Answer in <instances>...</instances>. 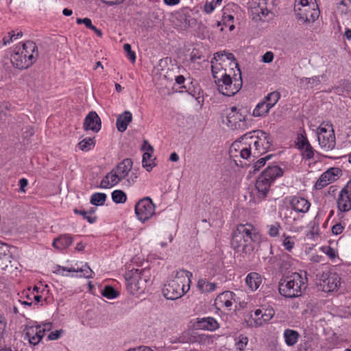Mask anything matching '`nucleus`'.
<instances>
[{
    "mask_svg": "<svg viewBox=\"0 0 351 351\" xmlns=\"http://www.w3.org/2000/svg\"><path fill=\"white\" fill-rule=\"evenodd\" d=\"M11 104L9 102L4 101L0 104V109L3 112V110H10L11 108Z\"/></svg>",
    "mask_w": 351,
    "mask_h": 351,
    "instance_id": "69168bd1",
    "label": "nucleus"
},
{
    "mask_svg": "<svg viewBox=\"0 0 351 351\" xmlns=\"http://www.w3.org/2000/svg\"><path fill=\"white\" fill-rule=\"evenodd\" d=\"M241 231L239 228V226L237 227V229L234 230L232 239H231V247L237 252H239V247L241 246Z\"/></svg>",
    "mask_w": 351,
    "mask_h": 351,
    "instance_id": "2f4dec72",
    "label": "nucleus"
},
{
    "mask_svg": "<svg viewBox=\"0 0 351 351\" xmlns=\"http://www.w3.org/2000/svg\"><path fill=\"white\" fill-rule=\"evenodd\" d=\"M294 241L291 237H287L283 241V245L286 250L291 251L294 246Z\"/></svg>",
    "mask_w": 351,
    "mask_h": 351,
    "instance_id": "de8ad7c7",
    "label": "nucleus"
},
{
    "mask_svg": "<svg viewBox=\"0 0 351 351\" xmlns=\"http://www.w3.org/2000/svg\"><path fill=\"white\" fill-rule=\"evenodd\" d=\"M74 213L77 215L82 216L84 219H86L90 223H93L97 221V217L96 216H91L88 214L87 210L75 209Z\"/></svg>",
    "mask_w": 351,
    "mask_h": 351,
    "instance_id": "a19ab883",
    "label": "nucleus"
},
{
    "mask_svg": "<svg viewBox=\"0 0 351 351\" xmlns=\"http://www.w3.org/2000/svg\"><path fill=\"white\" fill-rule=\"evenodd\" d=\"M285 341L289 346H294L298 341L300 334L298 331L292 329H286L283 334Z\"/></svg>",
    "mask_w": 351,
    "mask_h": 351,
    "instance_id": "c756f323",
    "label": "nucleus"
},
{
    "mask_svg": "<svg viewBox=\"0 0 351 351\" xmlns=\"http://www.w3.org/2000/svg\"><path fill=\"white\" fill-rule=\"evenodd\" d=\"M32 291L29 289L27 291L23 293V295L27 298V300L23 301L22 304L30 306L32 304V300H34L32 296Z\"/></svg>",
    "mask_w": 351,
    "mask_h": 351,
    "instance_id": "09e8293b",
    "label": "nucleus"
},
{
    "mask_svg": "<svg viewBox=\"0 0 351 351\" xmlns=\"http://www.w3.org/2000/svg\"><path fill=\"white\" fill-rule=\"evenodd\" d=\"M243 251L250 254L254 251L256 244L259 243L261 237L256 230L250 224L243 225Z\"/></svg>",
    "mask_w": 351,
    "mask_h": 351,
    "instance_id": "ddd939ff",
    "label": "nucleus"
},
{
    "mask_svg": "<svg viewBox=\"0 0 351 351\" xmlns=\"http://www.w3.org/2000/svg\"><path fill=\"white\" fill-rule=\"evenodd\" d=\"M14 36H15V34H11V33H9V36L8 37H4L3 39V45H6L10 43L12 41Z\"/></svg>",
    "mask_w": 351,
    "mask_h": 351,
    "instance_id": "680f3d73",
    "label": "nucleus"
},
{
    "mask_svg": "<svg viewBox=\"0 0 351 351\" xmlns=\"http://www.w3.org/2000/svg\"><path fill=\"white\" fill-rule=\"evenodd\" d=\"M197 326L200 329L208 330H215L219 328L218 322L211 317H204L199 319L197 322Z\"/></svg>",
    "mask_w": 351,
    "mask_h": 351,
    "instance_id": "bb28decb",
    "label": "nucleus"
},
{
    "mask_svg": "<svg viewBox=\"0 0 351 351\" xmlns=\"http://www.w3.org/2000/svg\"><path fill=\"white\" fill-rule=\"evenodd\" d=\"M271 108L263 101L259 102L253 110L252 116L254 117H260L265 116L269 112Z\"/></svg>",
    "mask_w": 351,
    "mask_h": 351,
    "instance_id": "7c9ffc66",
    "label": "nucleus"
},
{
    "mask_svg": "<svg viewBox=\"0 0 351 351\" xmlns=\"http://www.w3.org/2000/svg\"><path fill=\"white\" fill-rule=\"evenodd\" d=\"M320 78H324V75L313 76L312 77H306L301 79L302 82H306V84L309 85L311 88L317 86L320 84Z\"/></svg>",
    "mask_w": 351,
    "mask_h": 351,
    "instance_id": "79ce46f5",
    "label": "nucleus"
},
{
    "mask_svg": "<svg viewBox=\"0 0 351 351\" xmlns=\"http://www.w3.org/2000/svg\"><path fill=\"white\" fill-rule=\"evenodd\" d=\"M309 142L306 136H304L303 134H300L298 136L297 138V145L298 149H302V148L307 146V145H309Z\"/></svg>",
    "mask_w": 351,
    "mask_h": 351,
    "instance_id": "49530a36",
    "label": "nucleus"
},
{
    "mask_svg": "<svg viewBox=\"0 0 351 351\" xmlns=\"http://www.w3.org/2000/svg\"><path fill=\"white\" fill-rule=\"evenodd\" d=\"M228 63L230 69H237L239 71V77L241 81V70L234 56L229 52L219 51L214 54L211 60V70L215 82L217 86V89L220 93L225 96H233L239 92L240 88H238L236 84H232V80L230 74H228L224 66Z\"/></svg>",
    "mask_w": 351,
    "mask_h": 351,
    "instance_id": "f257e3e1",
    "label": "nucleus"
},
{
    "mask_svg": "<svg viewBox=\"0 0 351 351\" xmlns=\"http://www.w3.org/2000/svg\"><path fill=\"white\" fill-rule=\"evenodd\" d=\"M338 9L342 13L351 17V0H341Z\"/></svg>",
    "mask_w": 351,
    "mask_h": 351,
    "instance_id": "ea45409f",
    "label": "nucleus"
},
{
    "mask_svg": "<svg viewBox=\"0 0 351 351\" xmlns=\"http://www.w3.org/2000/svg\"><path fill=\"white\" fill-rule=\"evenodd\" d=\"M280 225L278 223H276L269 226V234L271 237H276L279 234Z\"/></svg>",
    "mask_w": 351,
    "mask_h": 351,
    "instance_id": "603ef678",
    "label": "nucleus"
},
{
    "mask_svg": "<svg viewBox=\"0 0 351 351\" xmlns=\"http://www.w3.org/2000/svg\"><path fill=\"white\" fill-rule=\"evenodd\" d=\"M275 311L272 307H262L256 309L254 313L252 312L245 317L248 326L259 327L269 322L274 316Z\"/></svg>",
    "mask_w": 351,
    "mask_h": 351,
    "instance_id": "1a4fd4ad",
    "label": "nucleus"
},
{
    "mask_svg": "<svg viewBox=\"0 0 351 351\" xmlns=\"http://www.w3.org/2000/svg\"><path fill=\"white\" fill-rule=\"evenodd\" d=\"M12 258V256L11 254L10 257L6 258L5 256L0 259V268L2 270L6 269L8 267L9 265L11 263Z\"/></svg>",
    "mask_w": 351,
    "mask_h": 351,
    "instance_id": "8fccbe9b",
    "label": "nucleus"
},
{
    "mask_svg": "<svg viewBox=\"0 0 351 351\" xmlns=\"http://www.w3.org/2000/svg\"><path fill=\"white\" fill-rule=\"evenodd\" d=\"M132 121V114L129 111H125L120 114L116 121V126L118 131L123 132L127 130L128 125Z\"/></svg>",
    "mask_w": 351,
    "mask_h": 351,
    "instance_id": "b1692460",
    "label": "nucleus"
},
{
    "mask_svg": "<svg viewBox=\"0 0 351 351\" xmlns=\"http://www.w3.org/2000/svg\"><path fill=\"white\" fill-rule=\"evenodd\" d=\"M133 162L130 158H125L119 162L101 180L100 186L104 189L111 188L125 180V184L130 186L138 178L136 174L130 173Z\"/></svg>",
    "mask_w": 351,
    "mask_h": 351,
    "instance_id": "7ed1b4c3",
    "label": "nucleus"
},
{
    "mask_svg": "<svg viewBox=\"0 0 351 351\" xmlns=\"http://www.w3.org/2000/svg\"><path fill=\"white\" fill-rule=\"evenodd\" d=\"M67 271L69 272H82L83 273V276L86 278H93V271L92 269L86 264L85 268L80 269H75V268H67L61 266H58L56 272L57 274H62L63 271Z\"/></svg>",
    "mask_w": 351,
    "mask_h": 351,
    "instance_id": "c85d7f7f",
    "label": "nucleus"
},
{
    "mask_svg": "<svg viewBox=\"0 0 351 351\" xmlns=\"http://www.w3.org/2000/svg\"><path fill=\"white\" fill-rule=\"evenodd\" d=\"M11 252L8 245L0 241V259L6 256L10 257Z\"/></svg>",
    "mask_w": 351,
    "mask_h": 351,
    "instance_id": "c03bdc74",
    "label": "nucleus"
},
{
    "mask_svg": "<svg viewBox=\"0 0 351 351\" xmlns=\"http://www.w3.org/2000/svg\"><path fill=\"white\" fill-rule=\"evenodd\" d=\"M341 175V170L337 167H332L323 173L315 183L317 189H322L330 182L337 180Z\"/></svg>",
    "mask_w": 351,
    "mask_h": 351,
    "instance_id": "4468645a",
    "label": "nucleus"
},
{
    "mask_svg": "<svg viewBox=\"0 0 351 351\" xmlns=\"http://www.w3.org/2000/svg\"><path fill=\"white\" fill-rule=\"evenodd\" d=\"M291 205L296 212L304 213L308 210L311 204L303 197H293L291 201Z\"/></svg>",
    "mask_w": 351,
    "mask_h": 351,
    "instance_id": "5701e85b",
    "label": "nucleus"
},
{
    "mask_svg": "<svg viewBox=\"0 0 351 351\" xmlns=\"http://www.w3.org/2000/svg\"><path fill=\"white\" fill-rule=\"evenodd\" d=\"M28 181L26 178H21L19 180L20 190L21 192H25V188L27 186Z\"/></svg>",
    "mask_w": 351,
    "mask_h": 351,
    "instance_id": "bf43d9fd",
    "label": "nucleus"
},
{
    "mask_svg": "<svg viewBox=\"0 0 351 351\" xmlns=\"http://www.w3.org/2000/svg\"><path fill=\"white\" fill-rule=\"evenodd\" d=\"M134 351H154L150 347L141 346L134 348Z\"/></svg>",
    "mask_w": 351,
    "mask_h": 351,
    "instance_id": "338daca9",
    "label": "nucleus"
},
{
    "mask_svg": "<svg viewBox=\"0 0 351 351\" xmlns=\"http://www.w3.org/2000/svg\"><path fill=\"white\" fill-rule=\"evenodd\" d=\"M280 97V93L277 91H274L265 97L263 101L268 105L269 108H271L278 101Z\"/></svg>",
    "mask_w": 351,
    "mask_h": 351,
    "instance_id": "f704fd0d",
    "label": "nucleus"
},
{
    "mask_svg": "<svg viewBox=\"0 0 351 351\" xmlns=\"http://www.w3.org/2000/svg\"><path fill=\"white\" fill-rule=\"evenodd\" d=\"M51 328V323H46L43 325H40L41 332H43V335H45V332L46 331H49Z\"/></svg>",
    "mask_w": 351,
    "mask_h": 351,
    "instance_id": "e2e57ef3",
    "label": "nucleus"
},
{
    "mask_svg": "<svg viewBox=\"0 0 351 351\" xmlns=\"http://www.w3.org/2000/svg\"><path fill=\"white\" fill-rule=\"evenodd\" d=\"M337 207L341 212H347L351 210V196L341 191L337 199Z\"/></svg>",
    "mask_w": 351,
    "mask_h": 351,
    "instance_id": "cd10ccee",
    "label": "nucleus"
},
{
    "mask_svg": "<svg viewBox=\"0 0 351 351\" xmlns=\"http://www.w3.org/2000/svg\"><path fill=\"white\" fill-rule=\"evenodd\" d=\"M23 54L27 57V60L30 61V64H34L38 57V50L35 43L32 41H26L21 46L16 47Z\"/></svg>",
    "mask_w": 351,
    "mask_h": 351,
    "instance_id": "2eb2a0df",
    "label": "nucleus"
},
{
    "mask_svg": "<svg viewBox=\"0 0 351 351\" xmlns=\"http://www.w3.org/2000/svg\"><path fill=\"white\" fill-rule=\"evenodd\" d=\"M101 295L108 299H114L119 296V293L112 287L105 286L101 290Z\"/></svg>",
    "mask_w": 351,
    "mask_h": 351,
    "instance_id": "4c0bfd02",
    "label": "nucleus"
},
{
    "mask_svg": "<svg viewBox=\"0 0 351 351\" xmlns=\"http://www.w3.org/2000/svg\"><path fill=\"white\" fill-rule=\"evenodd\" d=\"M76 23L79 25L84 24L87 28L91 29L93 27V25L92 24V21L89 18H84L80 19L78 18L76 20Z\"/></svg>",
    "mask_w": 351,
    "mask_h": 351,
    "instance_id": "3c124183",
    "label": "nucleus"
},
{
    "mask_svg": "<svg viewBox=\"0 0 351 351\" xmlns=\"http://www.w3.org/2000/svg\"><path fill=\"white\" fill-rule=\"evenodd\" d=\"M149 269H132L125 274L126 287L131 294L143 293L150 278Z\"/></svg>",
    "mask_w": 351,
    "mask_h": 351,
    "instance_id": "423d86ee",
    "label": "nucleus"
},
{
    "mask_svg": "<svg viewBox=\"0 0 351 351\" xmlns=\"http://www.w3.org/2000/svg\"><path fill=\"white\" fill-rule=\"evenodd\" d=\"M184 81H185V78L182 75H178L176 77V84H178L179 85L184 84Z\"/></svg>",
    "mask_w": 351,
    "mask_h": 351,
    "instance_id": "774afa93",
    "label": "nucleus"
},
{
    "mask_svg": "<svg viewBox=\"0 0 351 351\" xmlns=\"http://www.w3.org/2000/svg\"><path fill=\"white\" fill-rule=\"evenodd\" d=\"M156 206L149 197H143L136 203L135 214L142 222L149 220L155 214Z\"/></svg>",
    "mask_w": 351,
    "mask_h": 351,
    "instance_id": "9b49d317",
    "label": "nucleus"
},
{
    "mask_svg": "<svg viewBox=\"0 0 351 351\" xmlns=\"http://www.w3.org/2000/svg\"><path fill=\"white\" fill-rule=\"evenodd\" d=\"M112 199L117 204H123L127 199L126 194L121 190H115L112 193Z\"/></svg>",
    "mask_w": 351,
    "mask_h": 351,
    "instance_id": "58836bf2",
    "label": "nucleus"
},
{
    "mask_svg": "<svg viewBox=\"0 0 351 351\" xmlns=\"http://www.w3.org/2000/svg\"><path fill=\"white\" fill-rule=\"evenodd\" d=\"M306 286V276L295 272L280 280L278 289L284 297L293 298L300 296Z\"/></svg>",
    "mask_w": 351,
    "mask_h": 351,
    "instance_id": "39448f33",
    "label": "nucleus"
},
{
    "mask_svg": "<svg viewBox=\"0 0 351 351\" xmlns=\"http://www.w3.org/2000/svg\"><path fill=\"white\" fill-rule=\"evenodd\" d=\"M317 134L319 144L324 151L328 152L335 148V136L332 124L320 125L317 128Z\"/></svg>",
    "mask_w": 351,
    "mask_h": 351,
    "instance_id": "9d476101",
    "label": "nucleus"
},
{
    "mask_svg": "<svg viewBox=\"0 0 351 351\" xmlns=\"http://www.w3.org/2000/svg\"><path fill=\"white\" fill-rule=\"evenodd\" d=\"M61 330H55L50 332L48 335L49 340H56L60 337Z\"/></svg>",
    "mask_w": 351,
    "mask_h": 351,
    "instance_id": "13d9d810",
    "label": "nucleus"
},
{
    "mask_svg": "<svg viewBox=\"0 0 351 351\" xmlns=\"http://www.w3.org/2000/svg\"><path fill=\"white\" fill-rule=\"evenodd\" d=\"M84 129L97 132L101 129V119L95 111L90 112L84 119Z\"/></svg>",
    "mask_w": 351,
    "mask_h": 351,
    "instance_id": "a211bd4d",
    "label": "nucleus"
},
{
    "mask_svg": "<svg viewBox=\"0 0 351 351\" xmlns=\"http://www.w3.org/2000/svg\"><path fill=\"white\" fill-rule=\"evenodd\" d=\"M294 11L296 18L305 23H313L319 16L315 0H295Z\"/></svg>",
    "mask_w": 351,
    "mask_h": 351,
    "instance_id": "0eeeda50",
    "label": "nucleus"
},
{
    "mask_svg": "<svg viewBox=\"0 0 351 351\" xmlns=\"http://www.w3.org/2000/svg\"><path fill=\"white\" fill-rule=\"evenodd\" d=\"M6 327V322L5 318L0 314V332H4Z\"/></svg>",
    "mask_w": 351,
    "mask_h": 351,
    "instance_id": "052dcab7",
    "label": "nucleus"
},
{
    "mask_svg": "<svg viewBox=\"0 0 351 351\" xmlns=\"http://www.w3.org/2000/svg\"><path fill=\"white\" fill-rule=\"evenodd\" d=\"M123 49L126 53L127 57L132 62H134L136 60V54L134 51L132 50L131 45L128 43H125L123 45Z\"/></svg>",
    "mask_w": 351,
    "mask_h": 351,
    "instance_id": "37998d69",
    "label": "nucleus"
},
{
    "mask_svg": "<svg viewBox=\"0 0 351 351\" xmlns=\"http://www.w3.org/2000/svg\"><path fill=\"white\" fill-rule=\"evenodd\" d=\"M10 60L12 66L20 70L27 69L32 66L27 57L25 56L23 51H21L17 47L11 55Z\"/></svg>",
    "mask_w": 351,
    "mask_h": 351,
    "instance_id": "dca6fc26",
    "label": "nucleus"
},
{
    "mask_svg": "<svg viewBox=\"0 0 351 351\" xmlns=\"http://www.w3.org/2000/svg\"><path fill=\"white\" fill-rule=\"evenodd\" d=\"M343 227L340 223L335 224L332 228V232L334 234L338 235L343 232Z\"/></svg>",
    "mask_w": 351,
    "mask_h": 351,
    "instance_id": "4d7b16f0",
    "label": "nucleus"
},
{
    "mask_svg": "<svg viewBox=\"0 0 351 351\" xmlns=\"http://www.w3.org/2000/svg\"><path fill=\"white\" fill-rule=\"evenodd\" d=\"M226 124L232 130H237L240 128V123L241 121V112L240 109L236 106L230 108V112L226 116Z\"/></svg>",
    "mask_w": 351,
    "mask_h": 351,
    "instance_id": "aec40b11",
    "label": "nucleus"
},
{
    "mask_svg": "<svg viewBox=\"0 0 351 351\" xmlns=\"http://www.w3.org/2000/svg\"><path fill=\"white\" fill-rule=\"evenodd\" d=\"M152 154L150 152H145L143 155L142 164L143 167L147 171H150L154 167L156 166L154 163L155 158L152 159Z\"/></svg>",
    "mask_w": 351,
    "mask_h": 351,
    "instance_id": "72a5a7b5",
    "label": "nucleus"
},
{
    "mask_svg": "<svg viewBox=\"0 0 351 351\" xmlns=\"http://www.w3.org/2000/svg\"><path fill=\"white\" fill-rule=\"evenodd\" d=\"M73 239L70 234H63L55 239L53 246L60 250H64L73 243Z\"/></svg>",
    "mask_w": 351,
    "mask_h": 351,
    "instance_id": "a878e982",
    "label": "nucleus"
},
{
    "mask_svg": "<svg viewBox=\"0 0 351 351\" xmlns=\"http://www.w3.org/2000/svg\"><path fill=\"white\" fill-rule=\"evenodd\" d=\"M229 155L231 160L237 167L241 165V138L237 139L230 147Z\"/></svg>",
    "mask_w": 351,
    "mask_h": 351,
    "instance_id": "4be33fe9",
    "label": "nucleus"
},
{
    "mask_svg": "<svg viewBox=\"0 0 351 351\" xmlns=\"http://www.w3.org/2000/svg\"><path fill=\"white\" fill-rule=\"evenodd\" d=\"M282 170L277 165L267 167L262 174L258 178L256 182V189L264 197L266 196L272 182L276 178L282 176Z\"/></svg>",
    "mask_w": 351,
    "mask_h": 351,
    "instance_id": "6e6552de",
    "label": "nucleus"
},
{
    "mask_svg": "<svg viewBox=\"0 0 351 351\" xmlns=\"http://www.w3.org/2000/svg\"><path fill=\"white\" fill-rule=\"evenodd\" d=\"M271 158V156H267L265 158H262L256 161V165L260 167H263L265 165L266 160H269Z\"/></svg>",
    "mask_w": 351,
    "mask_h": 351,
    "instance_id": "0e129e2a",
    "label": "nucleus"
},
{
    "mask_svg": "<svg viewBox=\"0 0 351 351\" xmlns=\"http://www.w3.org/2000/svg\"><path fill=\"white\" fill-rule=\"evenodd\" d=\"M95 145L94 138H86L78 143L79 148L83 152H88L92 149Z\"/></svg>",
    "mask_w": 351,
    "mask_h": 351,
    "instance_id": "e433bc0d",
    "label": "nucleus"
},
{
    "mask_svg": "<svg viewBox=\"0 0 351 351\" xmlns=\"http://www.w3.org/2000/svg\"><path fill=\"white\" fill-rule=\"evenodd\" d=\"M341 278L339 274L335 272H330L327 274L326 278L323 280L322 286L323 290L326 292H330L337 290L340 285Z\"/></svg>",
    "mask_w": 351,
    "mask_h": 351,
    "instance_id": "6ab92c4d",
    "label": "nucleus"
},
{
    "mask_svg": "<svg viewBox=\"0 0 351 351\" xmlns=\"http://www.w3.org/2000/svg\"><path fill=\"white\" fill-rule=\"evenodd\" d=\"M142 149L145 151V152H150L151 154H153L154 152L153 147L149 143V142L147 140L143 141Z\"/></svg>",
    "mask_w": 351,
    "mask_h": 351,
    "instance_id": "6e6d98bb",
    "label": "nucleus"
},
{
    "mask_svg": "<svg viewBox=\"0 0 351 351\" xmlns=\"http://www.w3.org/2000/svg\"><path fill=\"white\" fill-rule=\"evenodd\" d=\"M245 284L252 291H256L262 282L261 275L256 272L250 273L245 278Z\"/></svg>",
    "mask_w": 351,
    "mask_h": 351,
    "instance_id": "393cba45",
    "label": "nucleus"
},
{
    "mask_svg": "<svg viewBox=\"0 0 351 351\" xmlns=\"http://www.w3.org/2000/svg\"><path fill=\"white\" fill-rule=\"evenodd\" d=\"M216 5L213 0L211 2H206L204 6V11L207 14H210L214 11Z\"/></svg>",
    "mask_w": 351,
    "mask_h": 351,
    "instance_id": "864d4df0",
    "label": "nucleus"
},
{
    "mask_svg": "<svg viewBox=\"0 0 351 351\" xmlns=\"http://www.w3.org/2000/svg\"><path fill=\"white\" fill-rule=\"evenodd\" d=\"M197 287L202 292H211L215 290L217 285L206 279H201L197 282Z\"/></svg>",
    "mask_w": 351,
    "mask_h": 351,
    "instance_id": "473e14b6",
    "label": "nucleus"
},
{
    "mask_svg": "<svg viewBox=\"0 0 351 351\" xmlns=\"http://www.w3.org/2000/svg\"><path fill=\"white\" fill-rule=\"evenodd\" d=\"M25 339L28 340L30 344L36 346L38 344L44 337L41 332L40 325L27 326L25 328Z\"/></svg>",
    "mask_w": 351,
    "mask_h": 351,
    "instance_id": "f3484780",
    "label": "nucleus"
},
{
    "mask_svg": "<svg viewBox=\"0 0 351 351\" xmlns=\"http://www.w3.org/2000/svg\"><path fill=\"white\" fill-rule=\"evenodd\" d=\"M243 158L251 153L259 154L267 151L271 145L269 136L262 130H253L243 135Z\"/></svg>",
    "mask_w": 351,
    "mask_h": 351,
    "instance_id": "20e7f679",
    "label": "nucleus"
},
{
    "mask_svg": "<svg viewBox=\"0 0 351 351\" xmlns=\"http://www.w3.org/2000/svg\"><path fill=\"white\" fill-rule=\"evenodd\" d=\"M274 57V53L271 51H267L263 56L262 60L265 63H269L273 61Z\"/></svg>",
    "mask_w": 351,
    "mask_h": 351,
    "instance_id": "5fc2aeb1",
    "label": "nucleus"
},
{
    "mask_svg": "<svg viewBox=\"0 0 351 351\" xmlns=\"http://www.w3.org/2000/svg\"><path fill=\"white\" fill-rule=\"evenodd\" d=\"M107 195L104 193H95L91 197L90 202L95 206H102L105 204Z\"/></svg>",
    "mask_w": 351,
    "mask_h": 351,
    "instance_id": "c9c22d12",
    "label": "nucleus"
},
{
    "mask_svg": "<svg viewBox=\"0 0 351 351\" xmlns=\"http://www.w3.org/2000/svg\"><path fill=\"white\" fill-rule=\"evenodd\" d=\"M192 273L184 269L173 271L162 288V294L167 300L180 298L190 289Z\"/></svg>",
    "mask_w": 351,
    "mask_h": 351,
    "instance_id": "f03ea898",
    "label": "nucleus"
},
{
    "mask_svg": "<svg viewBox=\"0 0 351 351\" xmlns=\"http://www.w3.org/2000/svg\"><path fill=\"white\" fill-rule=\"evenodd\" d=\"M233 293L231 291H226L219 294L215 300V306L217 309L223 308L230 310L232 306Z\"/></svg>",
    "mask_w": 351,
    "mask_h": 351,
    "instance_id": "412c9836",
    "label": "nucleus"
},
{
    "mask_svg": "<svg viewBox=\"0 0 351 351\" xmlns=\"http://www.w3.org/2000/svg\"><path fill=\"white\" fill-rule=\"evenodd\" d=\"M248 11L255 21H265L270 18L271 13L266 7L265 0H252L248 4Z\"/></svg>",
    "mask_w": 351,
    "mask_h": 351,
    "instance_id": "f8f14e48",
    "label": "nucleus"
},
{
    "mask_svg": "<svg viewBox=\"0 0 351 351\" xmlns=\"http://www.w3.org/2000/svg\"><path fill=\"white\" fill-rule=\"evenodd\" d=\"M301 150L302 152V156L304 158L306 159H311L313 158L314 151L310 144L307 145L306 147L302 148Z\"/></svg>",
    "mask_w": 351,
    "mask_h": 351,
    "instance_id": "a18cd8bd",
    "label": "nucleus"
}]
</instances>
